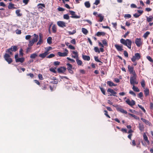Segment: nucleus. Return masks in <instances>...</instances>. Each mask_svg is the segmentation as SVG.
<instances>
[{
	"mask_svg": "<svg viewBox=\"0 0 153 153\" xmlns=\"http://www.w3.org/2000/svg\"><path fill=\"white\" fill-rule=\"evenodd\" d=\"M120 42L124 45L127 46L129 49H131L132 42L131 39H127L125 40L122 38L120 40Z\"/></svg>",
	"mask_w": 153,
	"mask_h": 153,
	"instance_id": "1",
	"label": "nucleus"
},
{
	"mask_svg": "<svg viewBox=\"0 0 153 153\" xmlns=\"http://www.w3.org/2000/svg\"><path fill=\"white\" fill-rule=\"evenodd\" d=\"M4 58L9 64H11L13 62L12 59L10 58V56L8 54L5 53L4 56Z\"/></svg>",
	"mask_w": 153,
	"mask_h": 153,
	"instance_id": "2",
	"label": "nucleus"
},
{
	"mask_svg": "<svg viewBox=\"0 0 153 153\" xmlns=\"http://www.w3.org/2000/svg\"><path fill=\"white\" fill-rule=\"evenodd\" d=\"M18 50V48L16 46H12L11 47L7 49L6 52L9 53L10 55H12V51L15 52Z\"/></svg>",
	"mask_w": 153,
	"mask_h": 153,
	"instance_id": "3",
	"label": "nucleus"
},
{
	"mask_svg": "<svg viewBox=\"0 0 153 153\" xmlns=\"http://www.w3.org/2000/svg\"><path fill=\"white\" fill-rule=\"evenodd\" d=\"M141 56L140 54L139 53H135L134 54V56L132 57V58L131 59V60L133 62H134L136 60H139Z\"/></svg>",
	"mask_w": 153,
	"mask_h": 153,
	"instance_id": "4",
	"label": "nucleus"
},
{
	"mask_svg": "<svg viewBox=\"0 0 153 153\" xmlns=\"http://www.w3.org/2000/svg\"><path fill=\"white\" fill-rule=\"evenodd\" d=\"M133 76H130V83L131 85H134V82L136 80L137 75L134 73Z\"/></svg>",
	"mask_w": 153,
	"mask_h": 153,
	"instance_id": "5",
	"label": "nucleus"
},
{
	"mask_svg": "<svg viewBox=\"0 0 153 153\" xmlns=\"http://www.w3.org/2000/svg\"><path fill=\"white\" fill-rule=\"evenodd\" d=\"M125 101L127 104L131 107L135 104V102L134 100L130 101L128 98Z\"/></svg>",
	"mask_w": 153,
	"mask_h": 153,
	"instance_id": "6",
	"label": "nucleus"
},
{
	"mask_svg": "<svg viewBox=\"0 0 153 153\" xmlns=\"http://www.w3.org/2000/svg\"><path fill=\"white\" fill-rule=\"evenodd\" d=\"M65 52L63 53L59 52L57 53L58 55L59 56L64 57L66 56L68 53V51L66 49H65Z\"/></svg>",
	"mask_w": 153,
	"mask_h": 153,
	"instance_id": "7",
	"label": "nucleus"
},
{
	"mask_svg": "<svg viewBox=\"0 0 153 153\" xmlns=\"http://www.w3.org/2000/svg\"><path fill=\"white\" fill-rule=\"evenodd\" d=\"M135 43L137 46L140 47L142 44V41L141 38H137L135 40Z\"/></svg>",
	"mask_w": 153,
	"mask_h": 153,
	"instance_id": "8",
	"label": "nucleus"
},
{
	"mask_svg": "<svg viewBox=\"0 0 153 153\" xmlns=\"http://www.w3.org/2000/svg\"><path fill=\"white\" fill-rule=\"evenodd\" d=\"M66 70L65 67H61L58 68L57 70L59 73H64Z\"/></svg>",
	"mask_w": 153,
	"mask_h": 153,
	"instance_id": "9",
	"label": "nucleus"
},
{
	"mask_svg": "<svg viewBox=\"0 0 153 153\" xmlns=\"http://www.w3.org/2000/svg\"><path fill=\"white\" fill-rule=\"evenodd\" d=\"M107 91L108 92H110L111 93V94L110 95V96H114L117 97V96L116 95V94H117V93L113 89H111L110 88H108Z\"/></svg>",
	"mask_w": 153,
	"mask_h": 153,
	"instance_id": "10",
	"label": "nucleus"
},
{
	"mask_svg": "<svg viewBox=\"0 0 153 153\" xmlns=\"http://www.w3.org/2000/svg\"><path fill=\"white\" fill-rule=\"evenodd\" d=\"M57 24L60 27H66V23L62 21H59L57 22Z\"/></svg>",
	"mask_w": 153,
	"mask_h": 153,
	"instance_id": "11",
	"label": "nucleus"
},
{
	"mask_svg": "<svg viewBox=\"0 0 153 153\" xmlns=\"http://www.w3.org/2000/svg\"><path fill=\"white\" fill-rule=\"evenodd\" d=\"M69 12L70 14L72 15L71 17L73 18H79V17L75 15V12L73 11L69 10Z\"/></svg>",
	"mask_w": 153,
	"mask_h": 153,
	"instance_id": "12",
	"label": "nucleus"
},
{
	"mask_svg": "<svg viewBox=\"0 0 153 153\" xmlns=\"http://www.w3.org/2000/svg\"><path fill=\"white\" fill-rule=\"evenodd\" d=\"M128 71L130 74H134V73H136L135 71H134V67L132 66H130V65H128Z\"/></svg>",
	"mask_w": 153,
	"mask_h": 153,
	"instance_id": "13",
	"label": "nucleus"
},
{
	"mask_svg": "<svg viewBox=\"0 0 153 153\" xmlns=\"http://www.w3.org/2000/svg\"><path fill=\"white\" fill-rule=\"evenodd\" d=\"M114 46L118 51L121 52L123 50V46L122 45L120 46L117 44H115Z\"/></svg>",
	"mask_w": 153,
	"mask_h": 153,
	"instance_id": "14",
	"label": "nucleus"
},
{
	"mask_svg": "<svg viewBox=\"0 0 153 153\" xmlns=\"http://www.w3.org/2000/svg\"><path fill=\"white\" fill-rule=\"evenodd\" d=\"M45 5L44 4L39 3L37 5L38 9L42 11H43V7L45 8Z\"/></svg>",
	"mask_w": 153,
	"mask_h": 153,
	"instance_id": "15",
	"label": "nucleus"
},
{
	"mask_svg": "<svg viewBox=\"0 0 153 153\" xmlns=\"http://www.w3.org/2000/svg\"><path fill=\"white\" fill-rule=\"evenodd\" d=\"M49 53V52H47V51H45L44 53L39 54V56L42 59H43L45 58Z\"/></svg>",
	"mask_w": 153,
	"mask_h": 153,
	"instance_id": "16",
	"label": "nucleus"
},
{
	"mask_svg": "<svg viewBox=\"0 0 153 153\" xmlns=\"http://www.w3.org/2000/svg\"><path fill=\"white\" fill-rule=\"evenodd\" d=\"M43 42L42 36V34L40 33L39 34V40L37 42L36 45H40Z\"/></svg>",
	"mask_w": 153,
	"mask_h": 153,
	"instance_id": "17",
	"label": "nucleus"
},
{
	"mask_svg": "<svg viewBox=\"0 0 153 153\" xmlns=\"http://www.w3.org/2000/svg\"><path fill=\"white\" fill-rule=\"evenodd\" d=\"M117 110L122 113L125 114H126L127 113V111L124 110L122 108L118 107L117 108Z\"/></svg>",
	"mask_w": 153,
	"mask_h": 153,
	"instance_id": "18",
	"label": "nucleus"
},
{
	"mask_svg": "<svg viewBox=\"0 0 153 153\" xmlns=\"http://www.w3.org/2000/svg\"><path fill=\"white\" fill-rule=\"evenodd\" d=\"M143 137L144 140L147 143L148 145L150 143L148 139V138L147 136L145 133H144L143 134Z\"/></svg>",
	"mask_w": 153,
	"mask_h": 153,
	"instance_id": "19",
	"label": "nucleus"
},
{
	"mask_svg": "<svg viewBox=\"0 0 153 153\" xmlns=\"http://www.w3.org/2000/svg\"><path fill=\"white\" fill-rule=\"evenodd\" d=\"M33 36L34 37V38L32 40L33 41L34 43L37 42L39 39V36L37 35L34 33L33 34Z\"/></svg>",
	"mask_w": 153,
	"mask_h": 153,
	"instance_id": "20",
	"label": "nucleus"
},
{
	"mask_svg": "<svg viewBox=\"0 0 153 153\" xmlns=\"http://www.w3.org/2000/svg\"><path fill=\"white\" fill-rule=\"evenodd\" d=\"M82 58L85 60L89 61L90 60V57L89 56L82 54Z\"/></svg>",
	"mask_w": 153,
	"mask_h": 153,
	"instance_id": "21",
	"label": "nucleus"
},
{
	"mask_svg": "<svg viewBox=\"0 0 153 153\" xmlns=\"http://www.w3.org/2000/svg\"><path fill=\"white\" fill-rule=\"evenodd\" d=\"M25 60V59L23 57L19 58L16 59V62H20L21 63H23Z\"/></svg>",
	"mask_w": 153,
	"mask_h": 153,
	"instance_id": "22",
	"label": "nucleus"
},
{
	"mask_svg": "<svg viewBox=\"0 0 153 153\" xmlns=\"http://www.w3.org/2000/svg\"><path fill=\"white\" fill-rule=\"evenodd\" d=\"M144 94L146 97L149 95V91L148 88H146L144 91Z\"/></svg>",
	"mask_w": 153,
	"mask_h": 153,
	"instance_id": "23",
	"label": "nucleus"
},
{
	"mask_svg": "<svg viewBox=\"0 0 153 153\" xmlns=\"http://www.w3.org/2000/svg\"><path fill=\"white\" fill-rule=\"evenodd\" d=\"M37 56V54L36 53H33L30 55V57L31 59H35Z\"/></svg>",
	"mask_w": 153,
	"mask_h": 153,
	"instance_id": "24",
	"label": "nucleus"
},
{
	"mask_svg": "<svg viewBox=\"0 0 153 153\" xmlns=\"http://www.w3.org/2000/svg\"><path fill=\"white\" fill-rule=\"evenodd\" d=\"M105 34V33L104 32H98L96 33V36H100L101 35L104 36Z\"/></svg>",
	"mask_w": 153,
	"mask_h": 153,
	"instance_id": "25",
	"label": "nucleus"
},
{
	"mask_svg": "<svg viewBox=\"0 0 153 153\" xmlns=\"http://www.w3.org/2000/svg\"><path fill=\"white\" fill-rule=\"evenodd\" d=\"M14 4L12 3H10L9 4V5L8 6V9H10L12 8L15 9L16 8L14 7Z\"/></svg>",
	"mask_w": 153,
	"mask_h": 153,
	"instance_id": "26",
	"label": "nucleus"
},
{
	"mask_svg": "<svg viewBox=\"0 0 153 153\" xmlns=\"http://www.w3.org/2000/svg\"><path fill=\"white\" fill-rule=\"evenodd\" d=\"M97 16L100 17V19L99 21L100 22H102L104 19V16H102L100 14L98 15Z\"/></svg>",
	"mask_w": 153,
	"mask_h": 153,
	"instance_id": "27",
	"label": "nucleus"
},
{
	"mask_svg": "<svg viewBox=\"0 0 153 153\" xmlns=\"http://www.w3.org/2000/svg\"><path fill=\"white\" fill-rule=\"evenodd\" d=\"M133 85L132 89L134 91L137 92L140 91L139 89L137 87L135 86L134 85Z\"/></svg>",
	"mask_w": 153,
	"mask_h": 153,
	"instance_id": "28",
	"label": "nucleus"
},
{
	"mask_svg": "<svg viewBox=\"0 0 153 153\" xmlns=\"http://www.w3.org/2000/svg\"><path fill=\"white\" fill-rule=\"evenodd\" d=\"M85 6L87 8H89L91 6L90 4L89 1H87L85 2L84 3Z\"/></svg>",
	"mask_w": 153,
	"mask_h": 153,
	"instance_id": "29",
	"label": "nucleus"
},
{
	"mask_svg": "<svg viewBox=\"0 0 153 153\" xmlns=\"http://www.w3.org/2000/svg\"><path fill=\"white\" fill-rule=\"evenodd\" d=\"M82 33L85 34L86 35L88 33V30L85 28H82Z\"/></svg>",
	"mask_w": 153,
	"mask_h": 153,
	"instance_id": "30",
	"label": "nucleus"
},
{
	"mask_svg": "<svg viewBox=\"0 0 153 153\" xmlns=\"http://www.w3.org/2000/svg\"><path fill=\"white\" fill-rule=\"evenodd\" d=\"M76 62L77 65H81L82 64V62L81 60L79 59H76Z\"/></svg>",
	"mask_w": 153,
	"mask_h": 153,
	"instance_id": "31",
	"label": "nucleus"
},
{
	"mask_svg": "<svg viewBox=\"0 0 153 153\" xmlns=\"http://www.w3.org/2000/svg\"><path fill=\"white\" fill-rule=\"evenodd\" d=\"M52 29L54 33H56V28L55 25H54L53 26Z\"/></svg>",
	"mask_w": 153,
	"mask_h": 153,
	"instance_id": "32",
	"label": "nucleus"
},
{
	"mask_svg": "<svg viewBox=\"0 0 153 153\" xmlns=\"http://www.w3.org/2000/svg\"><path fill=\"white\" fill-rule=\"evenodd\" d=\"M153 17L152 16H150L149 17H148L147 16L146 17V19L147 21L148 22H151L152 19H153Z\"/></svg>",
	"mask_w": 153,
	"mask_h": 153,
	"instance_id": "33",
	"label": "nucleus"
},
{
	"mask_svg": "<svg viewBox=\"0 0 153 153\" xmlns=\"http://www.w3.org/2000/svg\"><path fill=\"white\" fill-rule=\"evenodd\" d=\"M47 42L48 44H51L52 43V38L49 37L47 39Z\"/></svg>",
	"mask_w": 153,
	"mask_h": 153,
	"instance_id": "34",
	"label": "nucleus"
},
{
	"mask_svg": "<svg viewBox=\"0 0 153 153\" xmlns=\"http://www.w3.org/2000/svg\"><path fill=\"white\" fill-rule=\"evenodd\" d=\"M150 33L149 31L146 32L144 34L143 36V37L145 38H146L148 35L150 34Z\"/></svg>",
	"mask_w": 153,
	"mask_h": 153,
	"instance_id": "35",
	"label": "nucleus"
},
{
	"mask_svg": "<svg viewBox=\"0 0 153 153\" xmlns=\"http://www.w3.org/2000/svg\"><path fill=\"white\" fill-rule=\"evenodd\" d=\"M20 10H17L16 11V13L17 16H20L22 15V14L20 13Z\"/></svg>",
	"mask_w": 153,
	"mask_h": 153,
	"instance_id": "36",
	"label": "nucleus"
},
{
	"mask_svg": "<svg viewBox=\"0 0 153 153\" xmlns=\"http://www.w3.org/2000/svg\"><path fill=\"white\" fill-rule=\"evenodd\" d=\"M107 83L108 85L109 86L112 87L113 86V85L114 83L111 81H107Z\"/></svg>",
	"mask_w": 153,
	"mask_h": 153,
	"instance_id": "37",
	"label": "nucleus"
},
{
	"mask_svg": "<svg viewBox=\"0 0 153 153\" xmlns=\"http://www.w3.org/2000/svg\"><path fill=\"white\" fill-rule=\"evenodd\" d=\"M141 86L143 88H144L146 84L145 83V81L144 79H143L141 82Z\"/></svg>",
	"mask_w": 153,
	"mask_h": 153,
	"instance_id": "38",
	"label": "nucleus"
},
{
	"mask_svg": "<svg viewBox=\"0 0 153 153\" xmlns=\"http://www.w3.org/2000/svg\"><path fill=\"white\" fill-rule=\"evenodd\" d=\"M29 43L28 44V46L29 47H31V46H33L34 43V42L33 41H32V40H30L29 41Z\"/></svg>",
	"mask_w": 153,
	"mask_h": 153,
	"instance_id": "39",
	"label": "nucleus"
},
{
	"mask_svg": "<svg viewBox=\"0 0 153 153\" xmlns=\"http://www.w3.org/2000/svg\"><path fill=\"white\" fill-rule=\"evenodd\" d=\"M102 44H103L104 46L105 45V46H108V45L107 43L106 42V39H105L102 40Z\"/></svg>",
	"mask_w": 153,
	"mask_h": 153,
	"instance_id": "40",
	"label": "nucleus"
},
{
	"mask_svg": "<svg viewBox=\"0 0 153 153\" xmlns=\"http://www.w3.org/2000/svg\"><path fill=\"white\" fill-rule=\"evenodd\" d=\"M56 68H50L49 70L51 71L53 73H56L57 72L55 71V69H56Z\"/></svg>",
	"mask_w": 153,
	"mask_h": 153,
	"instance_id": "41",
	"label": "nucleus"
},
{
	"mask_svg": "<svg viewBox=\"0 0 153 153\" xmlns=\"http://www.w3.org/2000/svg\"><path fill=\"white\" fill-rule=\"evenodd\" d=\"M141 120L143 122H144L146 124H148L149 123V121L143 118H141Z\"/></svg>",
	"mask_w": 153,
	"mask_h": 153,
	"instance_id": "42",
	"label": "nucleus"
},
{
	"mask_svg": "<svg viewBox=\"0 0 153 153\" xmlns=\"http://www.w3.org/2000/svg\"><path fill=\"white\" fill-rule=\"evenodd\" d=\"M138 106L139 107V108H140L142 110H143V111L145 113L146 112V111L145 110V109L144 108V107H142L141 105L138 104Z\"/></svg>",
	"mask_w": 153,
	"mask_h": 153,
	"instance_id": "43",
	"label": "nucleus"
},
{
	"mask_svg": "<svg viewBox=\"0 0 153 153\" xmlns=\"http://www.w3.org/2000/svg\"><path fill=\"white\" fill-rule=\"evenodd\" d=\"M94 50L96 52H97L98 53H100V51L97 47H95L94 48Z\"/></svg>",
	"mask_w": 153,
	"mask_h": 153,
	"instance_id": "44",
	"label": "nucleus"
},
{
	"mask_svg": "<svg viewBox=\"0 0 153 153\" xmlns=\"http://www.w3.org/2000/svg\"><path fill=\"white\" fill-rule=\"evenodd\" d=\"M139 128L141 131H143L144 128L143 125H140L139 126Z\"/></svg>",
	"mask_w": 153,
	"mask_h": 153,
	"instance_id": "45",
	"label": "nucleus"
},
{
	"mask_svg": "<svg viewBox=\"0 0 153 153\" xmlns=\"http://www.w3.org/2000/svg\"><path fill=\"white\" fill-rule=\"evenodd\" d=\"M63 18L65 19L68 20L69 19V17L68 14H66L64 15Z\"/></svg>",
	"mask_w": 153,
	"mask_h": 153,
	"instance_id": "46",
	"label": "nucleus"
},
{
	"mask_svg": "<svg viewBox=\"0 0 153 153\" xmlns=\"http://www.w3.org/2000/svg\"><path fill=\"white\" fill-rule=\"evenodd\" d=\"M94 59L97 62H101L102 63H103L102 62H101L98 59V56H94Z\"/></svg>",
	"mask_w": 153,
	"mask_h": 153,
	"instance_id": "47",
	"label": "nucleus"
},
{
	"mask_svg": "<svg viewBox=\"0 0 153 153\" xmlns=\"http://www.w3.org/2000/svg\"><path fill=\"white\" fill-rule=\"evenodd\" d=\"M67 65L68 66V67L67 68V69H72V65L70 63H68L67 64Z\"/></svg>",
	"mask_w": 153,
	"mask_h": 153,
	"instance_id": "48",
	"label": "nucleus"
},
{
	"mask_svg": "<svg viewBox=\"0 0 153 153\" xmlns=\"http://www.w3.org/2000/svg\"><path fill=\"white\" fill-rule=\"evenodd\" d=\"M146 58L149 61L152 62H153V60L150 56H147Z\"/></svg>",
	"mask_w": 153,
	"mask_h": 153,
	"instance_id": "49",
	"label": "nucleus"
},
{
	"mask_svg": "<svg viewBox=\"0 0 153 153\" xmlns=\"http://www.w3.org/2000/svg\"><path fill=\"white\" fill-rule=\"evenodd\" d=\"M138 97L142 99L143 96V93L142 92H140L138 95Z\"/></svg>",
	"mask_w": 153,
	"mask_h": 153,
	"instance_id": "50",
	"label": "nucleus"
},
{
	"mask_svg": "<svg viewBox=\"0 0 153 153\" xmlns=\"http://www.w3.org/2000/svg\"><path fill=\"white\" fill-rule=\"evenodd\" d=\"M23 50L22 49V48H21L20 49V50L19 51V53L20 55V56H22L24 54V53L23 52Z\"/></svg>",
	"mask_w": 153,
	"mask_h": 153,
	"instance_id": "51",
	"label": "nucleus"
},
{
	"mask_svg": "<svg viewBox=\"0 0 153 153\" xmlns=\"http://www.w3.org/2000/svg\"><path fill=\"white\" fill-rule=\"evenodd\" d=\"M104 112H105L104 114L108 117L109 118H110L111 117L109 115H108V112L107 111L105 110L104 111Z\"/></svg>",
	"mask_w": 153,
	"mask_h": 153,
	"instance_id": "52",
	"label": "nucleus"
},
{
	"mask_svg": "<svg viewBox=\"0 0 153 153\" xmlns=\"http://www.w3.org/2000/svg\"><path fill=\"white\" fill-rule=\"evenodd\" d=\"M76 31L75 30H73L72 32L68 31V33L69 35H73L76 33Z\"/></svg>",
	"mask_w": 153,
	"mask_h": 153,
	"instance_id": "53",
	"label": "nucleus"
},
{
	"mask_svg": "<svg viewBox=\"0 0 153 153\" xmlns=\"http://www.w3.org/2000/svg\"><path fill=\"white\" fill-rule=\"evenodd\" d=\"M57 9L59 11H63L65 10V9L64 8L60 7H59Z\"/></svg>",
	"mask_w": 153,
	"mask_h": 153,
	"instance_id": "54",
	"label": "nucleus"
},
{
	"mask_svg": "<svg viewBox=\"0 0 153 153\" xmlns=\"http://www.w3.org/2000/svg\"><path fill=\"white\" fill-rule=\"evenodd\" d=\"M60 63V62L58 61L54 62V65L55 66L59 65Z\"/></svg>",
	"mask_w": 153,
	"mask_h": 153,
	"instance_id": "55",
	"label": "nucleus"
},
{
	"mask_svg": "<svg viewBox=\"0 0 153 153\" xmlns=\"http://www.w3.org/2000/svg\"><path fill=\"white\" fill-rule=\"evenodd\" d=\"M124 54L125 57H128V54L127 52L126 51H124Z\"/></svg>",
	"mask_w": 153,
	"mask_h": 153,
	"instance_id": "56",
	"label": "nucleus"
},
{
	"mask_svg": "<svg viewBox=\"0 0 153 153\" xmlns=\"http://www.w3.org/2000/svg\"><path fill=\"white\" fill-rule=\"evenodd\" d=\"M55 56V55L53 54H51L49 56H48L47 58H52Z\"/></svg>",
	"mask_w": 153,
	"mask_h": 153,
	"instance_id": "57",
	"label": "nucleus"
},
{
	"mask_svg": "<svg viewBox=\"0 0 153 153\" xmlns=\"http://www.w3.org/2000/svg\"><path fill=\"white\" fill-rule=\"evenodd\" d=\"M129 93L132 95H133L134 97L136 96V94L135 93H134L133 91H130L129 92Z\"/></svg>",
	"mask_w": 153,
	"mask_h": 153,
	"instance_id": "58",
	"label": "nucleus"
},
{
	"mask_svg": "<svg viewBox=\"0 0 153 153\" xmlns=\"http://www.w3.org/2000/svg\"><path fill=\"white\" fill-rule=\"evenodd\" d=\"M100 89L102 94L104 95H105V89L102 88H100Z\"/></svg>",
	"mask_w": 153,
	"mask_h": 153,
	"instance_id": "59",
	"label": "nucleus"
},
{
	"mask_svg": "<svg viewBox=\"0 0 153 153\" xmlns=\"http://www.w3.org/2000/svg\"><path fill=\"white\" fill-rule=\"evenodd\" d=\"M131 144L133 146H135L136 145V142L134 140H133Z\"/></svg>",
	"mask_w": 153,
	"mask_h": 153,
	"instance_id": "60",
	"label": "nucleus"
},
{
	"mask_svg": "<svg viewBox=\"0 0 153 153\" xmlns=\"http://www.w3.org/2000/svg\"><path fill=\"white\" fill-rule=\"evenodd\" d=\"M38 77L39 79L41 80H42L43 79L42 75L41 74H39L38 75Z\"/></svg>",
	"mask_w": 153,
	"mask_h": 153,
	"instance_id": "61",
	"label": "nucleus"
},
{
	"mask_svg": "<svg viewBox=\"0 0 153 153\" xmlns=\"http://www.w3.org/2000/svg\"><path fill=\"white\" fill-rule=\"evenodd\" d=\"M71 43L75 45L76 44V40L75 39H74L71 41Z\"/></svg>",
	"mask_w": 153,
	"mask_h": 153,
	"instance_id": "62",
	"label": "nucleus"
},
{
	"mask_svg": "<svg viewBox=\"0 0 153 153\" xmlns=\"http://www.w3.org/2000/svg\"><path fill=\"white\" fill-rule=\"evenodd\" d=\"M68 48L72 50H74L75 49V47L71 45H69L68 46Z\"/></svg>",
	"mask_w": 153,
	"mask_h": 153,
	"instance_id": "63",
	"label": "nucleus"
},
{
	"mask_svg": "<svg viewBox=\"0 0 153 153\" xmlns=\"http://www.w3.org/2000/svg\"><path fill=\"white\" fill-rule=\"evenodd\" d=\"M150 108L151 109H153V103L151 102L150 103Z\"/></svg>",
	"mask_w": 153,
	"mask_h": 153,
	"instance_id": "64",
	"label": "nucleus"
}]
</instances>
